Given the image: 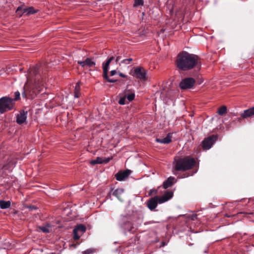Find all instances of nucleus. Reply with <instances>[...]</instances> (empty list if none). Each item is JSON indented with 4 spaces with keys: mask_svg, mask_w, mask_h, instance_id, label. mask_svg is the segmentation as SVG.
I'll return each instance as SVG.
<instances>
[{
    "mask_svg": "<svg viewBox=\"0 0 254 254\" xmlns=\"http://www.w3.org/2000/svg\"><path fill=\"white\" fill-rule=\"evenodd\" d=\"M195 82V81L193 78H186L180 83V87L182 89H190L193 87Z\"/></svg>",
    "mask_w": 254,
    "mask_h": 254,
    "instance_id": "nucleus-7",
    "label": "nucleus"
},
{
    "mask_svg": "<svg viewBox=\"0 0 254 254\" xmlns=\"http://www.w3.org/2000/svg\"><path fill=\"white\" fill-rule=\"evenodd\" d=\"M217 139V136L214 135L205 138L202 142V147L203 149L204 150L210 149Z\"/></svg>",
    "mask_w": 254,
    "mask_h": 254,
    "instance_id": "nucleus-5",
    "label": "nucleus"
},
{
    "mask_svg": "<svg viewBox=\"0 0 254 254\" xmlns=\"http://www.w3.org/2000/svg\"><path fill=\"white\" fill-rule=\"evenodd\" d=\"M197 215L196 214H192L190 216V218L192 220H194L197 219Z\"/></svg>",
    "mask_w": 254,
    "mask_h": 254,
    "instance_id": "nucleus-36",
    "label": "nucleus"
},
{
    "mask_svg": "<svg viewBox=\"0 0 254 254\" xmlns=\"http://www.w3.org/2000/svg\"><path fill=\"white\" fill-rule=\"evenodd\" d=\"M132 75L141 80L145 81L147 79L146 71L140 67H138L134 69Z\"/></svg>",
    "mask_w": 254,
    "mask_h": 254,
    "instance_id": "nucleus-6",
    "label": "nucleus"
},
{
    "mask_svg": "<svg viewBox=\"0 0 254 254\" xmlns=\"http://www.w3.org/2000/svg\"><path fill=\"white\" fill-rule=\"evenodd\" d=\"M38 229L44 233H49L52 230V227L50 224H47L46 225L44 226H39Z\"/></svg>",
    "mask_w": 254,
    "mask_h": 254,
    "instance_id": "nucleus-22",
    "label": "nucleus"
},
{
    "mask_svg": "<svg viewBox=\"0 0 254 254\" xmlns=\"http://www.w3.org/2000/svg\"><path fill=\"white\" fill-rule=\"evenodd\" d=\"M175 178L173 177H169L163 184V186L164 189H167L171 187L173 184V181Z\"/></svg>",
    "mask_w": 254,
    "mask_h": 254,
    "instance_id": "nucleus-19",
    "label": "nucleus"
},
{
    "mask_svg": "<svg viewBox=\"0 0 254 254\" xmlns=\"http://www.w3.org/2000/svg\"><path fill=\"white\" fill-rule=\"evenodd\" d=\"M38 72V70H37V69L35 67H32L31 68H30L29 71V75L27 77V79L28 80H29L32 75L33 74V75H36Z\"/></svg>",
    "mask_w": 254,
    "mask_h": 254,
    "instance_id": "nucleus-26",
    "label": "nucleus"
},
{
    "mask_svg": "<svg viewBox=\"0 0 254 254\" xmlns=\"http://www.w3.org/2000/svg\"><path fill=\"white\" fill-rule=\"evenodd\" d=\"M157 190H156V189H151L149 190V192H148V195L149 196H150V195H152L153 194H156L157 193Z\"/></svg>",
    "mask_w": 254,
    "mask_h": 254,
    "instance_id": "nucleus-32",
    "label": "nucleus"
},
{
    "mask_svg": "<svg viewBox=\"0 0 254 254\" xmlns=\"http://www.w3.org/2000/svg\"><path fill=\"white\" fill-rule=\"evenodd\" d=\"M28 208L30 209V210H33V209H36V207L34 206H28Z\"/></svg>",
    "mask_w": 254,
    "mask_h": 254,
    "instance_id": "nucleus-40",
    "label": "nucleus"
},
{
    "mask_svg": "<svg viewBox=\"0 0 254 254\" xmlns=\"http://www.w3.org/2000/svg\"><path fill=\"white\" fill-rule=\"evenodd\" d=\"M111 159V158H105L104 159V163H107L110 161Z\"/></svg>",
    "mask_w": 254,
    "mask_h": 254,
    "instance_id": "nucleus-37",
    "label": "nucleus"
},
{
    "mask_svg": "<svg viewBox=\"0 0 254 254\" xmlns=\"http://www.w3.org/2000/svg\"><path fill=\"white\" fill-rule=\"evenodd\" d=\"M114 60V57H110L105 63L104 64H103V76H107V74H108V69L109 64L111 63V62Z\"/></svg>",
    "mask_w": 254,
    "mask_h": 254,
    "instance_id": "nucleus-17",
    "label": "nucleus"
},
{
    "mask_svg": "<svg viewBox=\"0 0 254 254\" xmlns=\"http://www.w3.org/2000/svg\"><path fill=\"white\" fill-rule=\"evenodd\" d=\"M93 252V251L91 249L87 250L82 252V254H91Z\"/></svg>",
    "mask_w": 254,
    "mask_h": 254,
    "instance_id": "nucleus-35",
    "label": "nucleus"
},
{
    "mask_svg": "<svg viewBox=\"0 0 254 254\" xmlns=\"http://www.w3.org/2000/svg\"><path fill=\"white\" fill-rule=\"evenodd\" d=\"M241 116L243 119L254 117V107L244 111Z\"/></svg>",
    "mask_w": 254,
    "mask_h": 254,
    "instance_id": "nucleus-14",
    "label": "nucleus"
},
{
    "mask_svg": "<svg viewBox=\"0 0 254 254\" xmlns=\"http://www.w3.org/2000/svg\"><path fill=\"white\" fill-rule=\"evenodd\" d=\"M240 213L246 214L251 215H254V212H240Z\"/></svg>",
    "mask_w": 254,
    "mask_h": 254,
    "instance_id": "nucleus-39",
    "label": "nucleus"
},
{
    "mask_svg": "<svg viewBox=\"0 0 254 254\" xmlns=\"http://www.w3.org/2000/svg\"><path fill=\"white\" fill-rule=\"evenodd\" d=\"M15 94V98L13 99L14 101L18 100L20 98V93L18 91H16L14 93Z\"/></svg>",
    "mask_w": 254,
    "mask_h": 254,
    "instance_id": "nucleus-33",
    "label": "nucleus"
},
{
    "mask_svg": "<svg viewBox=\"0 0 254 254\" xmlns=\"http://www.w3.org/2000/svg\"><path fill=\"white\" fill-rule=\"evenodd\" d=\"M131 173V171L128 169L121 171L116 174L115 177L117 180L119 181H123L127 179L129 177Z\"/></svg>",
    "mask_w": 254,
    "mask_h": 254,
    "instance_id": "nucleus-9",
    "label": "nucleus"
},
{
    "mask_svg": "<svg viewBox=\"0 0 254 254\" xmlns=\"http://www.w3.org/2000/svg\"><path fill=\"white\" fill-rule=\"evenodd\" d=\"M173 195L172 191H167L161 196L156 195L149 199L146 205L148 208L151 211L155 209L158 203H163L169 200Z\"/></svg>",
    "mask_w": 254,
    "mask_h": 254,
    "instance_id": "nucleus-2",
    "label": "nucleus"
},
{
    "mask_svg": "<svg viewBox=\"0 0 254 254\" xmlns=\"http://www.w3.org/2000/svg\"><path fill=\"white\" fill-rule=\"evenodd\" d=\"M114 60V57H110L105 63L104 64H103V76H107V74H108V69L109 64L111 63V62Z\"/></svg>",
    "mask_w": 254,
    "mask_h": 254,
    "instance_id": "nucleus-16",
    "label": "nucleus"
},
{
    "mask_svg": "<svg viewBox=\"0 0 254 254\" xmlns=\"http://www.w3.org/2000/svg\"><path fill=\"white\" fill-rule=\"evenodd\" d=\"M23 11L25 12L26 15H29L36 13L38 10L35 9L33 7H29L28 8H25V9L23 10Z\"/></svg>",
    "mask_w": 254,
    "mask_h": 254,
    "instance_id": "nucleus-20",
    "label": "nucleus"
},
{
    "mask_svg": "<svg viewBox=\"0 0 254 254\" xmlns=\"http://www.w3.org/2000/svg\"><path fill=\"white\" fill-rule=\"evenodd\" d=\"M195 163L194 159L190 156L180 158L176 161L175 170L176 171H185L191 169Z\"/></svg>",
    "mask_w": 254,
    "mask_h": 254,
    "instance_id": "nucleus-3",
    "label": "nucleus"
},
{
    "mask_svg": "<svg viewBox=\"0 0 254 254\" xmlns=\"http://www.w3.org/2000/svg\"><path fill=\"white\" fill-rule=\"evenodd\" d=\"M86 228L83 224L76 226L73 230V239L75 240H78L81 236L86 231Z\"/></svg>",
    "mask_w": 254,
    "mask_h": 254,
    "instance_id": "nucleus-8",
    "label": "nucleus"
},
{
    "mask_svg": "<svg viewBox=\"0 0 254 254\" xmlns=\"http://www.w3.org/2000/svg\"><path fill=\"white\" fill-rule=\"evenodd\" d=\"M121 95L128 100V103L132 101L135 97L134 93L129 90H125Z\"/></svg>",
    "mask_w": 254,
    "mask_h": 254,
    "instance_id": "nucleus-15",
    "label": "nucleus"
},
{
    "mask_svg": "<svg viewBox=\"0 0 254 254\" xmlns=\"http://www.w3.org/2000/svg\"><path fill=\"white\" fill-rule=\"evenodd\" d=\"M177 66L184 71L201 67V60L198 56L184 52L180 53L176 60Z\"/></svg>",
    "mask_w": 254,
    "mask_h": 254,
    "instance_id": "nucleus-1",
    "label": "nucleus"
},
{
    "mask_svg": "<svg viewBox=\"0 0 254 254\" xmlns=\"http://www.w3.org/2000/svg\"><path fill=\"white\" fill-rule=\"evenodd\" d=\"M132 61V59L131 58L124 59L122 60L121 62V64H129L130 62Z\"/></svg>",
    "mask_w": 254,
    "mask_h": 254,
    "instance_id": "nucleus-31",
    "label": "nucleus"
},
{
    "mask_svg": "<svg viewBox=\"0 0 254 254\" xmlns=\"http://www.w3.org/2000/svg\"><path fill=\"white\" fill-rule=\"evenodd\" d=\"M119 75L121 77H126V76L125 74H124L123 73H121V72L119 73Z\"/></svg>",
    "mask_w": 254,
    "mask_h": 254,
    "instance_id": "nucleus-42",
    "label": "nucleus"
},
{
    "mask_svg": "<svg viewBox=\"0 0 254 254\" xmlns=\"http://www.w3.org/2000/svg\"><path fill=\"white\" fill-rule=\"evenodd\" d=\"M14 100L8 97H3L0 99V113L2 114L12 109Z\"/></svg>",
    "mask_w": 254,
    "mask_h": 254,
    "instance_id": "nucleus-4",
    "label": "nucleus"
},
{
    "mask_svg": "<svg viewBox=\"0 0 254 254\" xmlns=\"http://www.w3.org/2000/svg\"><path fill=\"white\" fill-rule=\"evenodd\" d=\"M227 113V107L225 106H222L218 109L217 113L219 115H223Z\"/></svg>",
    "mask_w": 254,
    "mask_h": 254,
    "instance_id": "nucleus-25",
    "label": "nucleus"
},
{
    "mask_svg": "<svg viewBox=\"0 0 254 254\" xmlns=\"http://www.w3.org/2000/svg\"><path fill=\"white\" fill-rule=\"evenodd\" d=\"M24 9L25 8L23 7L19 6L17 8L16 12L18 15H19L20 16H21L23 14H25V12L23 11V10H24Z\"/></svg>",
    "mask_w": 254,
    "mask_h": 254,
    "instance_id": "nucleus-28",
    "label": "nucleus"
},
{
    "mask_svg": "<svg viewBox=\"0 0 254 254\" xmlns=\"http://www.w3.org/2000/svg\"><path fill=\"white\" fill-rule=\"evenodd\" d=\"M104 77L105 78L108 82H111V83H114L117 81L116 79L109 78L108 76V74H107V76H104Z\"/></svg>",
    "mask_w": 254,
    "mask_h": 254,
    "instance_id": "nucleus-34",
    "label": "nucleus"
},
{
    "mask_svg": "<svg viewBox=\"0 0 254 254\" xmlns=\"http://www.w3.org/2000/svg\"><path fill=\"white\" fill-rule=\"evenodd\" d=\"M172 137V134L168 133L167 135L163 138H156V141L160 143L168 144L171 142Z\"/></svg>",
    "mask_w": 254,
    "mask_h": 254,
    "instance_id": "nucleus-18",
    "label": "nucleus"
},
{
    "mask_svg": "<svg viewBox=\"0 0 254 254\" xmlns=\"http://www.w3.org/2000/svg\"><path fill=\"white\" fill-rule=\"evenodd\" d=\"M27 114V112L22 111L17 115L16 122L18 124L21 125L26 121Z\"/></svg>",
    "mask_w": 254,
    "mask_h": 254,
    "instance_id": "nucleus-13",
    "label": "nucleus"
},
{
    "mask_svg": "<svg viewBox=\"0 0 254 254\" xmlns=\"http://www.w3.org/2000/svg\"><path fill=\"white\" fill-rule=\"evenodd\" d=\"M22 96L24 98L31 97L34 95V92L31 90L27 83L25 84L23 87V91L22 92Z\"/></svg>",
    "mask_w": 254,
    "mask_h": 254,
    "instance_id": "nucleus-11",
    "label": "nucleus"
},
{
    "mask_svg": "<svg viewBox=\"0 0 254 254\" xmlns=\"http://www.w3.org/2000/svg\"><path fill=\"white\" fill-rule=\"evenodd\" d=\"M119 103L120 105H125L127 103H128V102H126V99L122 95H121L120 99L119 101Z\"/></svg>",
    "mask_w": 254,
    "mask_h": 254,
    "instance_id": "nucleus-29",
    "label": "nucleus"
},
{
    "mask_svg": "<svg viewBox=\"0 0 254 254\" xmlns=\"http://www.w3.org/2000/svg\"><path fill=\"white\" fill-rule=\"evenodd\" d=\"M123 192V190L122 189H117L114 191L113 194L114 195L119 198Z\"/></svg>",
    "mask_w": 254,
    "mask_h": 254,
    "instance_id": "nucleus-27",
    "label": "nucleus"
},
{
    "mask_svg": "<svg viewBox=\"0 0 254 254\" xmlns=\"http://www.w3.org/2000/svg\"><path fill=\"white\" fill-rule=\"evenodd\" d=\"M120 59H121L120 56H118L116 58V64H117L118 63V62L120 61Z\"/></svg>",
    "mask_w": 254,
    "mask_h": 254,
    "instance_id": "nucleus-41",
    "label": "nucleus"
},
{
    "mask_svg": "<svg viewBox=\"0 0 254 254\" xmlns=\"http://www.w3.org/2000/svg\"><path fill=\"white\" fill-rule=\"evenodd\" d=\"M11 203L10 201L0 200V207L1 209H6L10 206Z\"/></svg>",
    "mask_w": 254,
    "mask_h": 254,
    "instance_id": "nucleus-23",
    "label": "nucleus"
},
{
    "mask_svg": "<svg viewBox=\"0 0 254 254\" xmlns=\"http://www.w3.org/2000/svg\"><path fill=\"white\" fill-rule=\"evenodd\" d=\"M80 85L79 82H77L74 87V96L75 98H79L80 96Z\"/></svg>",
    "mask_w": 254,
    "mask_h": 254,
    "instance_id": "nucleus-21",
    "label": "nucleus"
},
{
    "mask_svg": "<svg viewBox=\"0 0 254 254\" xmlns=\"http://www.w3.org/2000/svg\"><path fill=\"white\" fill-rule=\"evenodd\" d=\"M77 63L82 67H84L85 66L90 67L95 65V63L90 58H86L83 61H77Z\"/></svg>",
    "mask_w": 254,
    "mask_h": 254,
    "instance_id": "nucleus-12",
    "label": "nucleus"
},
{
    "mask_svg": "<svg viewBox=\"0 0 254 254\" xmlns=\"http://www.w3.org/2000/svg\"><path fill=\"white\" fill-rule=\"evenodd\" d=\"M116 73H117V71L116 70H112L110 73L111 76H113V75H115Z\"/></svg>",
    "mask_w": 254,
    "mask_h": 254,
    "instance_id": "nucleus-38",
    "label": "nucleus"
},
{
    "mask_svg": "<svg viewBox=\"0 0 254 254\" xmlns=\"http://www.w3.org/2000/svg\"><path fill=\"white\" fill-rule=\"evenodd\" d=\"M143 0H135L133 6L136 7L140 5H143Z\"/></svg>",
    "mask_w": 254,
    "mask_h": 254,
    "instance_id": "nucleus-30",
    "label": "nucleus"
},
{
    "mask_svg": "<svg viewBox=\"0 0 254 254\" xmlns=\"http://www.w3.org/2000/svg\"><path fill=\"white\" fill-rule=\"evenodd\" d=\"M104 163V159L101 157H97L96 159L91 161L90 164L92 165H95L97 164H102Z\"/></svg>",
    "mask_w": 254,
    "mask_h": 254,
    "instance_id": "nucleus-24",
    "label": "nucleus"
},
{
    "mask_svg": "<svg viewBox=\"0 0 254 254\" xmlns=\"http://www.w3.org/2000/svg\"><path fill=\"white\" fill-rule=\"evenodd\" d=\"M142 223V220L139 218H138V222L136 224H131L129 222H126L124 224V228L129 232L132 231L134 228L140 225Z\"/></svg>",
    "mask_w": 254,
    "mask_h": 254,
    "instance_id": "nucleus-10",
    "label": "nucleus"
}]
</instances>
